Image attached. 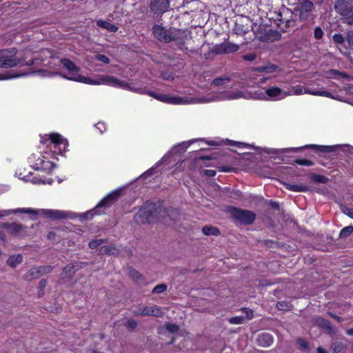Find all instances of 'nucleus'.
I'll return each instance as SVG.
<instances>
[{"label": "nucleus", "mask_w": 353, "mask_h": 353, "mask_svg": "<svg viewBox=\"0 0 353 353\" xmlns=\"http://www.w3.org/2000/svg\"><path fill=\"white\" fill-rule=\"evenodd\" d=\"M161 210H158L153 203H147L134 215V221L137 223H150Z\"/></svg>", "instance_id": "20e7f679"}, {"label": "nucleus", "mask_w": 353, "mask_h": 353, "mask_svg": "<svg viewBox=\"0 0 353 353\" xmlns=\"http://www.w3.org/2000/svg\"><path fill=\"white\" fill-rule=\"evenodd\" d=\"M132 313L135 316H152L155 317H161L163 315L161 307L155 305H140L137 310H134Z\"/></svg>", "instance_id": "9d476101"}, {"label": "nucleus", "mask_w": 353, "mask_h": 353, "mask_svg": "<svg viewBox=\"0 0 353 353\" xmlns=\"http://www.w3.org/2000/svg\"><path fill=\"white\" fill-rule=\"evenodd\" d=\"M47 281L45 279H42L39 281V288L41 291H43L45 288L46 287Z\"/></svg>", "instance_id": "13d9d810"}, {"label": "nucleus", "mask_w": 353, "mask_h": 353, "mask_svg": "<svg viewBox=\"0 0 353 353\" xmlns=\"http://www.w3.org/2000/svg\"><path fill=\"white\" fill-rule=\"evenodd\" d=\"M245 318L243 316H234L228 319L230 324L241 325L244 323Z\"/></svg>", "instance_id": "4c0bfd02"}, {"label": "nucleus", "mask_w": 353, "mask_h": 353, "mask_svg": "<svg viewBox=\"0 0 353 353\" xmlns=\"http://www.w3.org/2000/svg\"><path fill=\"white\" fill-rule=\"evenodd\" d=\"M258 344L262 347H269L273 343V337L268 333H263L258 336Z\"/></svg>", "instance_id": "4be33fe9"}, {"label": "nucleus", "mask_w": 353, "mask_h": 353, "mask_svg": "<svg viewBox=\"0 0 353 353\" xmlns=\"http://www.w3.org/2000/svg\"><path fill=\"white\" fill-rule=\"evenodd\" d=\"M61 63L64 66V68H65L68 70V72L70 73V76L68 77L65 75L63 76L65 79L83 83V81L74 79L77 77H84L83 76H81L78 73L80 71V68L78 66H77L72 61H70L68 59H62L61 60Z\"/></svg>", "instance_id": "9b49d317"}, {"label": "nucleus", "mask_w": 353, "mask_h": 353, "mask_svg": "<svg viewBox=\"0 0 353 353\" xmlns=\"http://www.w3.org/2000/svg\"><path fill=\"white\" fill-rule=\"evenodd\" d=\"M313 8V3L310 1H303L297 8L299 17L301 19H307Z\"/></svg>", "instance_id": "f3484780"}, {"label": "nucleus", "mask_w": 353, "mask_h": 353, "mask_svg": "<svg viewBox=\"0 0 353 353\" xmlns=\"http://www.w3.org/2000/svg\"><path fill=\"white\" fill-rule=\"evenodd\" d=\"M332 39L335 43L339 44V45L343 44L345 41V38L343 37V36L341 34H334L332 36Z\"/></svg>", "instance_id": "79ce46f5"}, {"label": "nucleus", "mask_w": 353, "mask_h": 353, "mask_svg": "<svg viewBox=\"0 0 353 353\" xmlns=\"http://www.w3.org/2000/svg\"><path fill=\"white\" fill-rule=\"evenodd\" d=\"M274 100H280L285 98V91L278 86H272L265 90V92L256 94L255 99L266 100L267 97Z\"/></svg>", "instance_id": "1a4fd4ad"}, {"label": "nucleus", "mask_w": 353, "mask_h": 353, "mask_svg": "<svg viewBox=\"0 0 353 353\" xmlns=\"http://www.w3.org/2000/svg\"><path fill=\"white\" fill-rule=\"evenodd\" d=\"M147 94L160 101L174 105L208 103L223 100H234L245 97L244 92L241 90L219 91L215 93L208 94L205 96L190 97H181L170 94H156L153 92H148Z\"/></svg>", "instance_id": "f257e3e1"}, {"label": "nucleus", "mask_w": 353, "mask_h": 353, "mask_svg": "<svg viewBox=\"0 0 353 353\" xmlns=\"http://www.w3.org/2000/svg\"><path fill=\"white\" fill-rule=\"evenodd\" d=\"M97 128L100 131L101 133H103V131L106 130V126L105 123L99 122L96 124Z\"/></svg>", "instance_id": "6e6d98bb"}, {"label": "nucleus", "mask_w": 353, "mask_h": 353, "mask_svg": "<svg viewBox=\"0 0 353 353\" xmlns=\"http://www.w3.org/2000/svg\"><path fill=\"white\" fill-rule=\"evenodd\" d=\"M130 274L135 280H139V279H141V274L136 270H132L130 272Z\"/></svg>", "instance_id": "4d7b16f0"}, {"label": "nucleus", "mask_w": 353, "mask_h": 353, "mask_svg": "<svg viewBox=\"0 0 353 353\" xmlns=\"http://www.w3.org/2000/svg\"><path fill=\"white\" fill-rule=\"evenodd\" d=\"M242 311L245 313L246 319L248 320H251L254 317L253 311L248 308H242Z\"/></svg>", "instance_id": "8fccbe9b"}, {"label": "nucleus", "mask_w": 353, "mask_h": 353, "mask_svg": "<svg viewBox=\"0 0 353 353\" xmlns=\"http://www.w3.org/2000/svg\"><path fill=\"white\" fill-rule=\"evenodd\" d=\"M165 328L171 333H175L179 330V327L176 325L172 323L167 324L165 325Z\"/></svg>", "instance_id": "09e8293b"}, {"label": "nucleus", "mask_w": 353, "mask_h": 353, "mask_svg": "<svg viewBox=\"0 0 353 353\" xmlns=\"http://www.w3.org/2000/svg\"><path fill=\"white\" fill-rule=\"evenodd\" d=\"M35 212L32 208H18L16 210H3L0 212V218L8 216L12 213H30Z\"/></svg>", "instance_id": "b1692460"}, {"label": "nucleus", "mask_w": 353, "mask_h": 353, "mask_svg": "<svg viewBox=\"0 0 353 353\" xmlns=\"http://www.w3.org/2000/svg\"><path fill=\"white\" fill-rule=\"evenodd\" d=\"M37 268L39 270L40 276L50 273L52 270V268L51 266H41Z\"/></svg>", "instance_id": "c03bdc74"}, {"label": "nucleus", "mask_w": 353, "mask_h": 353, "mask_svg": "<svg viewBox=\"0 0 353 353\" xmlns=\"http://www.w3.org/2000/svg\"><path fill=\"white\" fill-rule=\"evenodd\" d=\"M32 210H33V209ZM34 211H35V212H30V214H37L39 212H40L47 217L51 218L52 219H61L66 217V213L65 212L57 210L43 209L40 210L39 211L34 210Z\"/></svg>", "instance_id": "dca6fc26"}, {"label": "nucleus", "mask_w": 353, "mask_h": 353, "mask_svg": "<svg viewBox=\"0 0 353 353\" xmlns=\"http://www.w3.org/2000/svg\"><path fill=\"white\" fill-rule=\"evenodd\" d=\"M252 71L260 73H265V65L263 66L254 67L252 69Z\"/></svg>", "instance_id": "5fc2aeb1"}, {"label": "nucleus", "mask_w": 353, "mask_h": 353, "mask_svg": "<svg viewBox=\"0 0 353 353\" xmlns=\"http://www.w3.org/2000/svg\"><path fill=\"white\" fill-rule=\"evenodd\" d=\"M203 233L206 236H218L220 234V232L219 229H217L215 227L210 226V225H205L202 228Z\"/></svg>", "instance_id": "c756f323"}, {"label": "nucleus", "mask_w": 353, "mask_h": 353, "mask_svg": "<svg viewBox=\"0 0 353 353\" xmlns=\"http://www.w3.org/2000/svg\"><path fill=\"white\" fill-rule=\"evenodd\" d=\"M48 139L50 140V143L54 145V148L58 149L61 154L66 151L68 142L66 139H64L61 134L52 133L48 135Z\"/></svg>", "instance_id": "f8f14e48"}, {"label": "nucleus", "mask_w": 353, "mask_h": 353, "mask_svg": "<svg viewBox=\"0 0 353 353\" xmlns=\"http://www.w3.org/2000/svg\"><path fill=\"white\" fill-rule=\"evenodd\" d=\"M281 69L276 65L268 62L265 64V73L272 74L276 72H280Z\"/></svg>", "instance_id": "473e14b6"}, {"label": "nucleus", "mask_w": 353, "mask_h": 353, "mask_svg": "<svg viewBox=\"0 0 353 353\" xmlns=\"http://www.w3.org/2000/svg\"><path fill=\"white\" fill-rule=\"evenodd\" d=\"M162 213V216H165L166 215L172 220L176 219L179 215V211L172 208H168L166 210H163Z\"/></svg>", "instance_id": "2f4dec72"}, {"label": "nucleus", "mask_w": 353, "mask_h": 353, "mask_svg": "<svg viewBox=\"0 0 353 353\" xmlns=\"http://www.w3.org/2000/svg\"><path fill=\"white\" fill-rule=\"evenodd\" d=\"M81 265L79 263H70L67 265L61 275L59 279L60 283H65L70 281L74 276L75 272L81 268Z\"/></svg>", "instance_id": "ddd939ff"}, {"label": "nucleus", "mask_w": 353, "mask_h": 353, "mask_svg": "<svg viewBox=\"0 0 353 353\" xmlns=\"http://www.w3.org/2000/svg\"><path fill=\"white\" fill-rule=\"evenodd\" d=\"M296 342L303 349H308V343L305 340L299 338L297 339Z\"/></svg>", "instance_id": "603ef678"}, {"label": "nucleus", "mask_w": 353, "mask_h": 353, "mask_svg": "<svg viewBox=\"0 0 353 353\" xmlns=\"http://www.w3.org/2000/svg\"><path fill=\"white\" fill-rule=\"evenodd\" d=\"M277 307L281 310H288L289 308V305L286 304L285 302H279L277 303Z\"/></svg>", "instance_id": "864d4df0"}, {"label": "nucleus", "mask_w": 353, "mask_h": 353, "mask_svg": "<svg viewBox=\"0 0 353 353\" xmlns=\"http://www.w3.org/2000/svg\"><path fill=\"white\" fill-rule=\"evenodd\" d=\"M347 41L353 45V31H350L347 35Z\"/></svg>", "instance_id": "052dcab7"}, {"label": "nucleus", "mask_w": 353, "mask_h": 353, "mask_svg": "<svg viewBox=\"0 0 353 353\" xmlns=\"http://www.w3.org/2000/svg\"><path fill=\"white\" fill-rule=\"evenodd\" d=\"M256 58V55L254 53H248L243 55V59L245 61H252Z\"/></svg>", "instance_id": "3c124183"}, {"label": "nucleus", "mask_w": 353, "mask_h": 353, "mask_svg": "<svg viewBox=\"0 0 353 353\" xmlns=\"http://www.w3.org/2000/svg\"><path fill=\"white\" fill-rule=\"evenodd\" d=\"M302 148H285L283 149L284 151L288 152H297L299 151Z\"/></svg>", "instance_id": "0e129e2a"}, {"label": "nucleus", "mask_w": 353, "mask_h": 353, "mask_svg": "<svg viewBox=\"0 0 353 353\" xmlns=\"http://www.w3.org/2000/svg\"><path fill=\"white\" fill-rule=\"evenodd\" d=\"M120 194L119 190L114 191L106 195L97 205V208H108L117 201Z\"/></svg>", "instance_id": "a211bd4d"}, {"label": "nucleus", "mask_w": 353, "mask_h": 353, "mask_svg": "<svg viewBox=\"0 0 353 353\" xmlns=\"http://www.w3.org/2000/svg\"><path fill=\"white\" fill-rule=\"evenodd\" d=\"M286 188L294 192H306L308 190V187L303 184H287Z\"/></svg>", "instance_id": "7c9ffc66"}, {"label": "nucleus", "mask_w": 353, "mask_h": 353, "mask_svg": "<svg viewBox=\"0 0 353 353\" xmlns=\"http://www.w3.org/2000/svg\"><path fill=\"white\" fill-rule=\"evenodd\" d=\"M24 75V74H14L8 72L5 73H0V81L17 78Z\"/></svg>", "instance_id": "72a5a7b5"}, {"label": "nucleus", "mask_w": 353, "mask_h": 353, "mask_svg": "<svg viewBox=\"0 0 353 353\" xmlns=\"http://www.w3.org/2000/svg\"><path fill=\"white\" fill-rule=\"evenodd\" d=\"M239 48V47L236 44L224 42L214 46L212 49V52L215 54H228L236 52Z\"/></svg>", "instance_id": "4468645a"}, {"label": "nucleus", "mask_w": 353, "mask_h": 353, "mask_svg": "<svg viewBox=\"0 0 353 353\" xmlns=\"http://www.w3.org/2000/svg\"><path fill=\"white\" fill-rule=\"evenodd\" d=\"M353 233V226H347L343 228L339 234L341 238H346Z\"/></svg>", "instance_id": "f704fd0d"}, {"label": "nucleus", "mask_w": 353, "mask_h": 353, "mask_svg": "<svg viewBox=\"0 0 353 353\" xmlns=\"http://www.w3.org/2000/svg\"><path fill=\"white\" fill-rule=\"evenodd\" d=\"M105 240L103 239H93L88 243V246L90 249H96L105 243Z\"/></svg>", "instance_id": "e433bc0d"}, {"label": "nucleus", "mask_w": 353, "mask_h": 353, "mask_svg": "<svg viewBox=\"0 0 353 353\" xmlns=\"http://www.w3.org/2000/svg\"><path fill=\"white\" fill-rule=\"evenodd\" d=\"M176 32L177 31L173 32L159 25H155L152 28L154 37L162 42L169 43L176 40L177 38Z\"/></svg>", "instance_id": "6e6552de"}, {"label": "nucleus", "mask_w": 353, "mask_h": 353, "mask_svg": "<svg viewBox=\"0 0 353 353\" xmlns=\"http://www.w3.org/2000/svg\"><path fill=\"white\" fill-rule=\"evenodd\" d=\"M294 163L296 164H298L300 165H304V166H312L314 164L312 161L305 159H296V160H295Z\"/></svg>", "instance_id": "a19ab883"}, {"label": "nucleus", "mask_w": 353, "mask_h": 353, "mask_svg": "<svg viewBox=\"0 0 353 353\" xmlns=\"http://www.w3.org/2000/svg\"><path fill=\"white\" fill-rule=\"evenodd\" d=\"M269 79V77H261L258 78L254 77H250L247 82L248 86H255V85H261L263 83H265Z\"/></svg>", "instance_id": "a878e982"}, {"label": "nucleus", "mask_w": 353, "mask_h": 353, "mask_svg": "<svg viewBox=\"0 0 353 353\" xmlns=\"http://www.w3.org/2000/svg\"><path fill=\"white\" fill-rule=\"evenodd\" d=\"M344 344L341 341H336L332 344L331 349L334 353H339L344 349Z\"/></svg>", "instance_id": "c9c22d12"}, {"label": "nucleus", "mask_w": 353, "mask_h": 353, "mask_svg": "<svg viewBox=\"0 0 353 353\" xmlns=\"http://www.w3.org/2000/svg\"><path fill=\"white\" fill-rule=\"evenodd\" d=\"M97 24L98 26L107 30L110 32H115L118 30V27L114 24L109 23L108 21H105L103 20H99L97 21Z\"/></svg>", "instance_id": "393cba45"}, {"label": "nucleus", "mask_w": 353, "mask_h": 353, "mask_svg": "<svg viewBox=\"0 0 353 353\" xmlns=\"http://www.w3.org/2000/svg\"><path fill=\"white\" fill-rule=\"evenodd\" d=\"M1 227L7 229L10 234L14 235L19 234L25 230V227L23 225L16 223H4L1 225Z\"/></svg>", "instance_id": "6ab92c4d"}, {"label": "nucleus", "mask_w": 353, "mask_h": 353, "mask_svg": "<svg viewBox=\"0 0 353 353\" xmlns=\"http://www.w3.org/2000/svg\"><path fill=\"white\" fill-rule=\"evenodd\" d=\"M170 6V0H151L150 8L155 14L165 12Z\"/></svg>", "instance_id": "2eb2a0df"}, {"label": "nucleus", "mask_w": 353, "mask_h": 353, "mask_svg": "<svg viewBox=\"0 0 353 353\" xmlns=\"http://www.w3.org/2000/svg\"><path fill=\"white\" fill-rule=\"evenodd\" d=\"M23 261L22 256L20 254L13 255L8 258L7 263L12 268H15L17 265L20 264Z\"/></svg>", "instance_id": "c85d7f7f"}, {"label": "nucleus", "mask_w": 353, "mask_h": 353, "mask_svg": "<svg viewBox=\"0 0 353 353\" xmlns=\"http://www.w3.org/2000/svg\"><path fill=\"white\" fill-rule=\"evenodd\" d=\"M99 254L117 256L120 254V250L114 244H110L101 246L99 250Z\"/></svg>", "instance_id": "aec40b11"}, {"label": "nucleus", "mask_w": 353, "mask_h": 353, "mask_svg": "<svg viewBox=\"0 0 353 353\" xmlns=\"http://www.w3.org/2000/svg\"><path fill=\"white\" fill-rule=\"evenodd\" d=\"M137 321L134 319H129L126 321L125 326L130 329H135L137 327Z\"/></svg>", "instance_id": "49530a36"}, {"label": "nucleus", "mask_w": 353, "mask_h": 353, "mask_svg": "<svg viewBox=\"0 0 353 353\" xmlns=\"http://www.w3.org/2000/svg\"><path fill=\"white\" fill-rule=\"evenodd\" d=\"M344 213L353 219V208H346Z\"/></svg>", "instance_id": "bf43d9fd"}, {"label": "nucleus", "mask_w": 353, "mask_h": 353, "mask_svg": "<svg viewBox=\"0 0 353 353\" xmlns=\"http://www.w3.org/2000/svg\"><path fill=\"white\" fill-rule=\"evenodd\" d=\"M314 322L315 325H316L319 327H323L325 330H330V331L332 330V327L331 325L330 322L323 318L316 317L314 319Z\"/></svg>", "instance_id": "bb28decb"}, {"label": "nucleus", "mask_w": 353, "mask_h": 353, "mask_svg": "<svg viewBox=\"0 0 353 353\" xmlns=\"http://www.w3.org/2000/svg\"><path fill=\"white\" fill-rule=\"evenodd\" d=\"M276 20L280 22L279 25L285 22V27H290L291 26V23H292V21L289 19L285 20L284 19H283L282 14L281 12L277 14Z\"/></svg>", "instance_id": "a18cd8bd"}, {"label": "nucleus", "mask_w": 353, "mask_h": 353, "mask_svg": "<svg viewBox=\"0 0 353 353\" xmlns=\"http://www.w3.org/2000/svg\"><path fill=\"white\" fill-rule=\"evenodd\" d=\"M317 353H327V351L324 348L319 347L317 348Z\"/></svg>", "instance_id": "774afa93"}, {"label": "nucleus", "mask_w": 353, "mask_h": 353, "mask_svg": "<svg viewBox=\"0 0 353 353\" xmlns=\"http://www.w3.org/2000/svg\"><path fill=\"white\" fill-rule=\"evenodd\" d=\"M303 94H309L315 96H321L328 98H332L330 92L327 91H314L308 88H303L301 85L291 86L287 91H285V97L292 95H301Z\"/></svg>", "instance_id": "0eeeda50"}, {"label": "nucleus", "mask_w": 353, "mask_h": 353, "mask_svg": "<svg viewBox=\"0 0 353 353\" xmlns=\"http://www.w3.org/2000/svg\"><path fill=\"white\" fill-rule=\"evenodd\" d=\"M26 57L20 56L15 48L4 49L0 50V68H11L23 65H32L34 59H31L24 63Z\"/></svg>", "instance_id": "f03ea898"}, {"label": "nucleus", "mask_w": 353, "mask_h": 353, "mask_svg": "<svg viewBox=\"0 0 353 353\" xmlns=\"http://www.w3.org/2000/svg\"><path fill=\"white\" fill-rule=\"evenodd\" d=\"M323 36V31L320 27H316L314 31V37L316 39H320Z\"/></svg>", "instance_id": "de8ad7c7"}, {"label": "nucleus", "mask_w": 353, "mask_h": 353, "mask_svg": "<svg viewBox=\"0 0 353 353\" xmlns=\"http://www.w3.org/2000/svg\"><path fill=\"white\" fill-rule=\"evenodd\" d=\"M329 315L330 316H332V318H334V319H336L338 322L339 323H342L343 322V319L333 313H328Z\"/></svg>", "instance_id": "e2e57ef3"}, {"label": "nucleus", "mask_w": 353, "mask_h": 353, "mask_svg": "<svg viewBox=\"0 0 353 353\" xmlns=\"http://www.w3.org/2000/svg\"><path fill=\"white\" fill-rule=\"evenodd\" d=\"M74 79L83 81V83L89 85L103 84L114 88H121L125 90L137 91V90L132 88L127 82L121 81L114 76L99 75L96 79H92L88 77H77Z\"/></svg>", "instance_id": "7ed1b4c3"}, {"label": "nucleus", "mask_w": 353, "mask_h": 353, "mask_svg": "<svg viewBox=\"0 0 353 353\" xmlns=\"http://www.w3.org/2000/svg\"><path fill=\"white\" fill-rule=\"evenodd\" d=\"M339 145H307L304 146V148H312L319 150L322 152H331L335 151L339 148Z\"/></svg>", "instance_id": "5701e85b"}, {"label": "nucleus", "mask_w": 353, "mask_h": 353, "mask_svg": "<svg viewBox=\"0 0 353 353\" xmlns=\"http://www.w3.org/2000/svg\"><path fill=\"white\" fill-rule=\"evenodd\" d=\"M94 59L105 64H108L110 63V59L104 54H97L94 56Z\"/></svg>", "instance_id": "37998d69"}, {"label": "nucleus", "mask_w": 353, "mask_h": 353, "mask_svg": "<svg viewBox=\"0 0 353 353\" xmlns=\"http://www.w3.org/2000/svg\"><path fill=\"white\" fill-rule=\"evenodd\" d=\"M40 276L39 270L38 268H32L28 272H26L23 279L26 281H32L33 279H37Z\"/></svg>", "instance_id": "cd10ccee"}, {"label": "nucleus", "mask_w": 353, "mask_h": 353, "mask_svg": "<svg viewBox=\"0 0 353 353\" xmlns=\"http://www.w3.org/2000/svg\"><path fill=\"white\" fill-rule=\"evenodd\" d=\"M312 179L314 181L320 183H326L328 181V179L327 177L320 174H314L312 176Z\"/></svg>", "instance_id": "ea45409f"}, {"label": "nucleus", "mask_w": 353, "mask_h": 353, "mask_svg": "<svg viewBox=\"0 0 353 353\" xmlns=\"http://www.w3.org/2000/svg\"><path fill=\"white\" fill-rule=\"evenodd\" d=\"M205 174L208 176H214L216 174V171L214 170H204Z\"/></svg>", "instance_id": "680f3d73"}, {"label": "nucleus", "mask_w": 353, "mask_h": 353, "mask_svg": "<svg viewBox=\"0 0 353 353\" xmlns=\"http://www.w3.org/2000/svg\"><path fill=\"white\" fill-rule=\"evenodd\" d=\"M231 79L228 77H219L211 82V86L217 87L219 90L226 88L229 86Z\"/></svg>", "instance_id": "412c9836"}, {"label": "nucleus", "mask_w": 353, "mask_h": 353, "mask_svg": "<svg viewBox=\"0 0 353 353\" xmlns=\"http://www.w3.org/2000/svg\"><path fill=\"white\" fill-rule=\"evenodd\" d=\"M38 72L43 77H45V76H49L50 74V72H48L46 71H44V70H41V71H38Z\"/></svg>", "instance_id": "338daca9"}, {"label": "nucleus", "mask_w": 353, "mask_h": 353, "mask_svg": "<svg viewBox=\"0 0 353 353\" xmlns=\"http://www.w3.org/2000/svg\"><path fill=\"white\" fill-rule=\"evenodd\" d=\"M228 211L231 217L234 221L244 225H250L253 223L256 219V214L250 210L237 208H230Z\"/></svg>", "instance_id": "423d86ee"}, {"label": "nucleus", "mask_w": 353, "mask_h": 353, "mask_svg": "<svg viewBox=\"0 0 353 353\" xmlns=\"http://www.w3.org/2000/svg\"><path fill=\"white\" fill-rule=\"evenodd\" d=\"M351 0H336L334 3L335 11L343 17L344 22L353 24V7Z\"/></svg>", "instance_id": "39448f33"}, {"label": "nucleus", "mask_w": 353, "mask_h": 353, "mask_svg": "<svg viewBox=\"0 0 353 353\" xmlns=\"http://www.w3.org/2000/svg\"><path fill=\"white\" fill-rule=\"evenodd\" d=\"M167 290V285L165 284H159L157 285H156L153 290H152V293L154 294H159V293H162V292H164Z\"/></svg>", "instance_id": "58836bf2"}, {"label": "nucleus", "mask_w": 353, "mask_h": 353, "mask_svg": "<svg viewBox=\"0 0 353 353\" xmlns=\"http://www.w3.org/2000/svg\"><path fill=\"white\" fill-rule=\"evenodd\" d=\"M235 31H236V33H237V34H241V33H245L248 31V29L244 30H241L238 28V24L236 23V27H235Z\"/></svg>", "instance_id": "69168bd1"}]
</instances>
